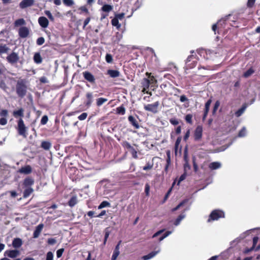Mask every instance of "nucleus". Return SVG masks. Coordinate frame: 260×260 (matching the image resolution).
Returning <instances> with one entry per match:
<instances>
[{"label":"nucleus","instance_id":"f257e3e1","mask_svg":"<svg viewBox=\"0 0 260 260\" xmlns=\"http://www.w3.org/2000/svg\"><path fill=\"white\" fill-rule=\"evenodd\" d=\"M224 217V213L223 211L218 209L214 210L210 214L207 222H211Z\"/></svg>","mask_w":260,"mask_h":260},{"label":"nucleus","instance_id":"f03ea898","mask_svg":"<svg viewBox=\"0 0 260 260\" xmlns=\"http://www.w3.org/2000/svg\"><path fill=\"white\" fill-rule=\"evenodd\" d=\"M17 131L19 135L24 138L27 137V127L25 126L24 121L21 118L17 121Z\"/></svg>","mask_w":260,"mask_h":260},{"label":"nucleus","instance_id":"7ed1b4c3","mask_svg":"<svg viewBox=\"0 0 260 260\" xmlns=\"http://www.w3.org/2000/svg\"><path fill=\"white\" fill-rule=\"evenodd\" d=\"M16 92L21 98H23L26 94V86L22 81H18L16 85Z\"/></svg>","mask_w":260,"mask_h":260},{"label":"nucleus","instance_id":"20e7f679","mask_svg":"<svg viewBox=\"0 0 260 260\" xmlns=\"http://www.w3.org/2000/svg\"><path fill=\"white\" fill-rule=\"evenodd\" d=\"M197 63V58L196 55H190L188 56L186 60V68L188 69L193 68Z\"/></svg>","mask_w":260,"mask_h":260},{"label":"nucleus","instance_id":"39448f33","mask_svg":"<svg viewBox=\"0 0 260 260\" xmlns=\"http://www.w3.org/2000/svg\"><path fill=\"white\" fill-rule=\"evenodd\" d=\"M159 105V102L157 101L154 103L153 104H148L147 105H145L144 106V109L146 111H150L154 113H155L157 111V109Z\"/></svg>","mask_w":260,"mask_h":260},{"label":"nucleus","instance_id":"423d86ee","mask_svg":"<svg viewBox=\"0 0 260 260\" xmlns=\"http://www.w3.org/2000/svg\"><path fill=\"white\" fill-rule=\"evenodd\" d=\"M19 56L16 52H12L7 57L8 61L12 64L16 63L19 60Z\"/></svg>","mask_w":260,"mask_h":260},{"label":"nucleus","instance_id":"0eeeda50","mask_svg":"<svg viewBox=\"0 0 260 260\" xmlns=\"http://www.w3.org/2000/svg\"><path fill=\"white\" fill-rule=\"evenodd\" d=\"M202 133H203L202 127L200 125H198L196 127V128L194 131V138L195 141H198L200 140H201V139L202 137Z\"/></svg>","mask_w":260,"mask_h":260},{"label":"nucleus","instance_id":"6e6552de","mask_svg":"<svg viewBox=\"0 0 260 260\" xmlns=\"http://www.w3.org/2000/svg\"><path fill=\"white\" fill-rule=\"evenodd\" d=\"M29 34V29L26 26H22L20 27L18 30V34L20 38H25Z\"/></svg>","mask_w":260,"mask_h":260},{"label":"nucleus","instance_id":"1a4fd4ad","mask_svg":"<svg viewBox=\"0 0 260 260\" xmlns=\"http://www.w3.org/2000/svg\"><path fill=\"white\" fill-rule=\"evenodd\" d=\"M83 75L84 79L90 83L93 84L95 83V79L91 73L88 71H85L83 73Z\"/></svg>","mask_w":260,"mask_h":260},{"label":"nucleus","instance_id":"9d476101","mask_svg":"<svg viewBox=\"0 0 260 260\" xmlns=\"http://www.w3.org/2000/svg\"><path fill=\"white\" fill-rule=\"evenodd\" d=\"M35 0H22L19 4L21 9H24L33 5Z\"/></svg>","mask_w":260,"mask_h":260},{"label":"nucleus","instance_id":"9b49d317","mask_svg":"<svg viewBox=\"0 0 260 260\" xmlns=\"http://www.w3.org/2000/svg\"><path fill=\"white\" fill-rule=\"evenodd\" d=\"M38 23L42 28H47L49 25L48 20L44 16L40 17L38 19Z\"/></svg>","mask_w":260,"mask_h":260},{"label":"nucleus","instance_id":"f8f14e48","mask_svg":"<svg viewBox=\"0 0 260 260\" xmlns=\"http://www.w3.org/2000/svg\"><path fill=\"white\" fill-rule=\"evenodd\" d=\"M160 251V248H158L157 250L152 251L149 254L145 255L142 257V259L144 260H148L154 257L157 254H158Z\"/></svg>","mask_w":260,"mask_h":260},{"label":"nucleus","instance_id":"ddd939ff","mask_svg":"<svg viewBox=\"0 0 260 260\" xmlns=\"http://www.w3.org/2000/svg\"><path fill=\"white\" fill-rule=\"evenodd\" d=\"M19 254V252L17 250H7L5 252V255L11 257V258H15Z\"/></svg>","mask_w":260,"mask_h":260},{"label":"nucleus","instance_id":"4468645a","mask_svg":"<svg viewBox=\"0 0 260 260\" xmlns=\"http://www.w3.org/2000/svg\"><path fill=\"white\" fill-rule=\"evenodd\" d=\"M43 227H44L43 224L41 223V224H39L36 228V229L34 231V233H33V237L34 238H37L39 236L41 232H42V231L43 230Z\"/></svg>","mask_w":260,"mask_h":260},{"label":"nucleus","instance_id":"2eb2a0df","mask_svg":"<svg viewBox=\"0 0 260 260\" xmlns=\"http://www.w3.org/2000/svg\"><path fill=\"white\" fill-rule=\"evenodd\" d=\"M22 245V241L19 238H14L12 241V246L15 248H19Z\"/></svg>","mask_w":260,"mask_h":260},{"label":"nucleus","instance_id":"dca6fc26","mask_svg":"<svg viewBox=\"0 0 260 260\" xmlns=\"http://www.w3.org/2000/svg\"><path fill=\"white\" fill-rule=\"evenodd\" d=\"M128 120L130 123L136 129H138L140 127V125L137 120L132 115L128 117Z\"/></svg>","mask_w":260,"mask_h":260},{"label":"nucleus","instance_id":"f3484780","mask_svg":"<svg viewBox=\"0 0 260 260\" xmlns=\"http://www.w3.org/2000/svg\"><path fill=\"white\" fill-rule=\"evenodd\" d=\"M86 97L87 98V101L85 103V105L87 107L91 106L93 102V94L92 92H88L86 94Z\"/></svg>","mask_w":260,"mask_h":260},{"label":"nucleus","instance_id":"a211bd4d","mask_svg":"<svg viewBox=\"0 0 260 260\" xmlns=\"http://www.w3.org/2000/svg\"><path fill=\"white\" fill-rule=\"evenodd\" d=\"M186 217V214L184 213V212L182 213L181 214H180L178 217L176 219V220L174 222V225L176 226H178L181 221L185 218Z\"/></svg>","mask_w":260,"mask_h":260},{"label":"nucleus","instance_id":"6ab92c4d","mask_svg":"<svg viewBox=\"0 0 260 260\" xmlns=\"http://www.w3.org/2000/svg\"><path fill=\"white\" fill-rule=\"evenodd\" d=\"M31 172V168L30 166L27 165L25 167H22L19 169V172L21 174H28Z\"/></svg>","mask_w":260,"mask_h":260},{"label":"nucleus","instance_id":"aec40b11","mask_svg":"<svg viewBox=\"0 0 260 260\" xmlns=\"http://www.w3.org/2000/svg\"><path fill=\"white\" fill-rule=\"evenodd\" d=\"M142 84L143 86L142 91L144 92L147 89H148L150 84V80L147 78H144L142 82Z\"/></svg>","mask_w":260,"mask_h":260},{"label":"nucleus","instance_id":"412c9836","mask_svg":"<svg viewBox=\"0 0 260 260\" xmlns=\"http://www.w3.org/2000/svg\"><path fill=\"white\" fill-rule=\"evenodd\" d=\"M34 183V180L31 178L27 177L25 178L23 182V185L25 187H31Z\"/></svg>","mask_w":260,"mask_h":260},{"label":"nucleus","instance_id":"4be33fe9","mask_svg":"<svg viewBox=\"0 0 260 260\" xmlns=\"http://www.w3.org/2000/svg\"><path fill=\"white\" fill-rule=\"evenodd\" d=\"M221 167V164L218 161H215L210 163L209 168L212 170L219 169Z\"/></svg>","mask_w":260,"mask_h":260},{"label":"nucleus","instance_id":"5701e85b","mask_svg":"<svg viewBox=\"0 0 260 260\" xmlns=\"http://www.w3.org/2000/svg\"><path fill=\"white\" fill-rule=\"evenodd\" d=\"M13 115L16 118L18 117H20L22 118L24 116V110L22 108H20L18 110L14 111Z\"/></svg>","mask_w":260,"mask_h":260},{"label":"nucleus","instance_id":"b1692460","mask_svg":"<svg viewBox=\"0 0 260 260\" xmlns=\"http://www.w3.org/2000/svg\"><path fill=\"white\" fill-rule=\"evenodd\" d=\"M247 108L246 105H243L241 108H240L238 110H237L235 115L237 117H239L241 116L245 112Z\"/></svg>","mask_w":260,"mask_h":260},{"label":"nucleus","instance_id":"393cba45","mask_svg":"<svg viewBox=\"0 0 260 260\" xmlns=\"http://www.w3.org/2000/svg\"><path fill=\"white\" fill-rule=\"evenodd\" d=\"M34 60L37 64H40L42 62V58L39 52L35 53L34 56Z\"/></svg>","mask_w":260,"mask_h":260},{"label":"nucleus","instance_id":"a878e982","mask_svg":"<svg viewBox=\"0 0 260 260\" xmlns=\"http://www.w3.org/2000/svg\"><path fill=\"white\" fill-rule=\"evenodd\" d=\"M108 74L112 78H116L119 76L120 73L117 70H109Z\"/></svg>","mask_w":260,"mask_h":260},{"label":"nucleus","instance_id":"bb28decb","mask_svg":"<svg viewBox=\"0 0 260 260\" xmlns=\"http://www.w3.org/2000/svg\"><path fill=\"white\" fill-rule=\"evenodd\" d=\"M23 192V198H27L28 197L31 193L34 191V189L31 187H25Z\"/></svg>","mask_w":260,"mask_h":260},{"label":"nucleus","instance_id":"cd10ccee","mask_svg":"<svg viewBox=\"0 0 260 260\" xmlns=\"http://www.w3.org/2000/svg\"><path fill=\"white\" fill-rule=\"evenodd\" d=\"M25 24L26 22L25 20L23 18L18 19L14 22V26L15 27L24 25H25Z\"/></svg>","mask_w":260,"mask_h":260},{"label":"nucleus","instance_id":"c85d7f7f","mask_svg":"<svg viewBox=\"0 0 260 260\" xmlns=\"http://www.w3.org/2000/svg\"><path fill=\"white\" fill-rule=\"evenodd\" d=\"M254 72V70L252 68H249L247 71L243 73V76L246 78L249 77Z\"/></svg>","mask_w":260,"mask_h":260},{"label":"nucleus","instance_id":"c756f323","mask_svg":"<svg viewBox=\"0 0 260 260\" xmlns=\"http://www.w3.org/2000/svg\"><path fill=\"white\" fill-rule=\"evenodd\" d=\"M51 146V143L48 141H43L41 143V147L45 150H49Z\"/></svg>","mask_w":260,"mask_h":260},{"label":"nucleus","instance_id":"7c9ffc66","mask_svg":"<svg viewBox=\"0 0 260 260\" xmlns=\"http://www.w3.org/2000/svg\"><path fill=\"white\" fill-rule=\"evenodd\" d=\"M112 6L108 4H105L102 7V10L104 12L107 13L111 11L112 10Z\"/></svg>","mask_w":260,"mask_h":260},{"label":"nucleus","instance_id":"2f4dec72","mask_svg":"<svg viewBox=\"0 0 260 260\" xmlns=\"http://www.w3.org/2000/svg\"><path fill=\"white\" fill-rule=\"evenodd\" d=\"M112 25L116 26V28L119 29L121 26V24L119 23V20L114 17L111 21Z\"/></svg>","mask_w":260,"mask_h":260},{"label":"nucleus","instance_id":"473e14b6","mask_svg":"<svg viewBox=\"0 0 260 260\" xmlns=\"http://www.w3.org/2000/svg\"><path fill=\"white\" fill-rule=\"evenodd\" d=\"M116 112L118 114L123 115L125 113V109L123 106H121L116 108Z\"/></svg>","mask_w":260,"mask_h":260},{"label":"nucleus","instance_id":"72a5a7b5","mask_svg":"<svg viewBox=\"0 0 260 260\" xmlns=\"http://www.w3.org/2000/svg\"><path fill=\"white\" fill-rule=\"evenodd\" d=\"M108 101L107 99L100 98L96 100V105L98 106H101Z\"/></svg>","mask_w":260,"mask_h":260},{"label":"nucleus","instance_id":"f704fd0d","mask_svg":"<svg viewBox=\"0 0 260 260\" xmlns=\"http://www.w3.org/2000/svg\"><path fill=\"white\" fill-rule=\"evenodd\" d=\"M9 50V48L6 45H0V54L7 53Z\"/></svg>","mask_w":260,"mask_h":260},{"label":"nucleus","instance_id":"c9c22d12","mask_svg":"<svg viewBox=\"0 0 260 260\" xmlns=\"http://www.w3.org/2000/svg\"><path fill=\"white\" fill-rule=\"evenodd\" d=\"M110 203L107 202V201H103L100 204V205L98 207V209H102L103 208H105V207H110Z\"/></svg>","mask_w":260,"mask_h":260},{"label":"nucleus","instance_id":"e433bc0d","mask_svg":"<svg viewBox=\"0 0 260 260\" xmlns=\"http://www.w3.org/2000/svg\"><path fill=\"white\" fill-rule=\"evenodd\" d=\"M77 204V198L76 197H73L69 201V205L70 207H73Z\"/></svg>","mask_w":260,"mask_h":260},{"label":"nucleus","instance_id":"4c0bfd02","mask_svg":"<svg viewBox=\"0 0 260 260\" xmlns=\"http://www.w3.org/2000/svg\"><path fill=\"white\" fill-rule=\"evenodd\" d=\"M212 103V100L211 99H209L207 102L205 103V110L204 111L206 112H209L210 106L211 105V104Z\"/></svg>","mask_w":260,"mask_h":260},{"label":"nucleus","instance_id":"58836bf2","mask_svg":"<svg viewBox=\"0 0 260 260\" xmlns=\"http://www.w3.org/2000/svg\"><path fill=\"white\" fill-rule=\"evenodd\" d=\"M246 135V129L245 127H243L239 132V137H244Z\"/></svg>","mask_w":260,"mask_h":260},{"label":"nucleus","instance_id":"ea45409f","mask_svg":"<svg viewBox=\"0 0 260 260\" xmlns=\"http://www.w3.org/2000/svg\"><path fill=\"white\" fill-rule=\"evenodd\" d=\"M122 146L128 150L131 151L134 147L127 141L123 142Z\"/></svg>","mask_w":260,"mask_h":260},{"label":"nucleus","instance_id":"a19ab883","mask_svg":"<svg viewBox=\"0 0 260 260\" xmlns=\"http://www.w3.org/2000/svg\"><path fill=\"white\" fill-rule=\"evenodd\" d=\"M172 233V231H167L161 237H160L158 240L159 242H161L164 239L167 238L168 236H169L170 235H171Z\"/></svg>","mask_w":260,"mask_h":260},{"label":"nucleus","instance_id":"79ce46f5","mask_svg":"<svg viewBox=\"0 0 260 260\" xmlns=\"http://www.w3.org/2000/svg\"><path fill=\"white\" fill-rule=\"evenodd\" d=\"M220 105V102L219 101H217L214 104L213 109L212 110V113L213 114H214L216 112L217 110L218 109V107Z\"/></svg>","mask_w":260,"mask_h":260},{"label":"nucleus","instance_id":"37998d69","mask_svg":"<svg viewBox=\"0 0 260 260\" xmlns=\"http://www.w3.org/2000/svg\"><path fill=\"white\" fill-rule=\"evenodd\" d=\"M45 15L46 16H47V17L49 18V19L52 21H53L54 19V17L53 16H52L51 13L48 11V10H46L44 12Z\"/></svg>","mask_w":260,"mask_h":260},{"label":"nucleus","instance_id":"c03bdc74","mask_svg":"<svg viewBox=\"0 0 260 260\" xmlns=\"http://www.w3.org/2000/svg\"><path fill=\"white\" fill-rule=\"evenodd\" d=\"M187 202V200H184L180 203L175 208L172 209L173 211H175L178 210L181 207H182L185 203Z\"/></svg>","mask_w":260,"mask_h":260},{"label":"nucleus","instance_id":"a18cd8bd","mask_svg":"<svg viewBox=\"0 0 260 260\" xmlns=\"http://www.w3.org/2000/svg\"><path fill=\"white\" fill-rule=\"evenodd\" d=\"M63 3L67 6H71L74 4L73 0H63Z\"/></svg>","mask_w":260,"mask_h":260},{"label":"nucleus","instance_id":"49530a36","mask_svg":"<svg viewBox=\"0 0 260 260\" xmlns=\"http://www.w3.org/2000/svg\"><path fill=\"white\" fill-rule=\"evenodd\" d=\"M37 44L39 46L43 45L45 42V39L43 37H40L37 40Z\"/></svg>","mask_w":260,"mask_h":260},{"label":"nucleus","instance_id":"de8ad7c7","mask_svg":"<svg viewBox=\"0 0 260 260\" xmlns=\"http://www.w3.org/2000/svg\"><path fill=\"white\" fill-rule=\"evenodd\" d=\"M192 115L187 114L185 116V119L187 123L191 124L192 123Z\"/></svg>","mask_w":260,"mask_h":260},{"label":"nucleus","instance_id":"09e8293b","mask_svg":"<svg viewBox=\"0 0 260 260\" xmlns=\"http://www.w3.org/2000/svg\"><path fill=\"white\" fill-rule=\"evenodd\" d=\"M48 120V118L47 116L44 115L43 116L41 120V123L42 125H45L47 123V121Z\"/></svg>","mask_w":260,"mask_h":260},{"label":"nucleus","instance_id":"8fccbe9b","mask_svg":"<svg viewBox=\"0 0 260 260\" xmlns=\"http://www.w3.org/2000/svg\"><path fill=\"white\" fill-rule=\"evenodd\" d=\"M119 253H120L119 251L114 250L112 256L111 260H116L117 257L119 255Z\"/></svg>","mask_w":260,"mask_h":260},{"label":"nucleus","instance_id":"3c124183","mask_svg":"<svg viewBox=\"0 0 260 260\" xmlns=\"http://www.w3.org/2000/svg\"><path fill=\"white\" fill-rule=\"evenodd\" d=\"M105 58L108 63H111L113 61L112 56L110 54H107Z\"/></svg>","mask_w":260,"mask_h":260},{"label":"nucleus","instance_id":"603ef678","mask_svg":"<svg viewBox=\"0 0 260 260\" xmlns=\"http://www.w3.org/2000/svg\"><path fill=\"white\" fill-rule=\"evenodd\" d=\"M187 174L186 171L184 172V173L181 175L180 177L178 182V185H179L180 182L182 181H183L186 177Z\"/></svg>","mask_w":260,"mask_h":260},{"label":"nucleus","instance_id":"864d4df0","mask_svg":"<svg viewBox=\"0 0 260 260\" xmlns=\"http://www.w3.org/2000/svg\"><path fill=\"white\" fill-rule=\"evenodd\" d=\"M53 254L52 252L49 251L47 253L46 260H53Z\"/></svg>","mask_w":260,"mask_h":260},{"label":"nucleus","instance_id":"5fc2aeb1","mask_svg":"<svg viewBox=\"0 0 260 260\" xmlns=\"http://www.w3.org/2000/svg\"><path fill=\"white\" fill-rule=\"evenodd\" d=\"M87 117V113H82L81 115H80L78 118L80 120H85Z\"/></svg>","mask_w":260,"mask_h":260},{"label":"nucleus","instance_id":"6e6d98bb","mask_svg":"<svg viewBox=\"0 0 260 260\" xmlns=\"http://www.w3.org/2000/svg\"><path fill=\"white\" fill-rule=\"evenodd\" d=\"M255 1L256 0H248L247 3V7L248 8H252L254 6Z\"/></svg>","mask_w":260,"mask_h":260},{"label":"nucleus","instance_id":"4d7b16f0","mask_svg":"<svg viewBox=\"0 0 260 260\" xmlns=\"http://www.w3.org/2000/svg\"><path fill=\"white\" fill-rule=\"evenodd\" d=\"M104 232H105V237L104 238L106 239H108L109 236V235L110 234V231L109 230V228H107L105 229V231H104Z\"/></svg>","mask_w":260,"mask_h":260},{"label":"nucleus","instance_id":"13d9d810","mask_svg":"<svg viewBox=\"0 0 260 260\" xmlns=\"http://www.w3.org/2000/svg\"><path fill=\"white\" fill-rule=\"evenodd\" d=\"M47 243L48 244L52 245L56 243V240L55 238H49Z\"/></svg>","mask_w":260,"mask_h":260},{"label":"nucleus","instance_id":"bf43d9fd","mask_svg":"<svg viewBox=\"0 0 260 260\" xmlns=\"http://www.w3.org/2000/svg\"><path fill=\"white\" fill-rule=\"evenodd\" d=\"M64 251L63 248H60L57 250L56 251V255L57 257H60L62 256V253Z\"/></svg>","mask_w":260,"mask_h":260},{"label":"nucleus","instance_id":"052dcab7","mask_svg":"<svg viewBox=\"0 0 260 260\" xmlns=\"http://www.w3.org/2000/svg\"><path fill=\"white\" fill-rule=\"evenodd\" d=\"M170 122L174 125H176L179 123L178 120L176 118H171L170 119Z\"/></svg>","mask_w":260,"mask_h":260},{"label":"nucleus","instance_id":"680f3d73","mask_svg":"<svg viewBox=\"0 0 260 260\" xmlns=\"http://www.w3.org/2000/svg\"><path fill=\"white\" fill-rule=\"evenodd\" d=\"M7 123V119L5 117H2L0 118V124L5 125Z\"/></svg>","mask_w":260,"mask_h":260},{"label":"nucleus","instance_id":"e2e57ef3","mask_svg":"<svg viewBox=\"0 0 260 260\" xmlns=\"http://www.w3.org/2000/svg\"><path fill=\"white\" fill-rule=\"evenodd\" d=\"M124 14L122 13L120 14H116L115 16V17L117 18V20H122L123 18L124 17Z\"/></svg>","mask_w":260,"mask_h":260},{"label":"nucleus","instance_id":"0e129e2a","mask_svg":"<svg viewBox=\"0 0 260 260\" xmlns=\"http://www.w3.org/2000/svg\"><path fill=\"white\" fill-rule=\"evenodd\" d=\"M8 115V111L7 110H2L0 112V116L5 117Z\"/></svg>","mask_w":260,"mask_h":260},{"label":"nucleus","instance_id":"69168bd1","mask_svg":"<svg viewBox=\"0 0 260 260\" xmlns=\"http://www.w3.org/2000/svg\"><path fill=\"white\" fill-rule=\"evenodd\" d=\"M146 75L148 76V77L150 78L149 80H150V84L151 83H153L154 82H156V80L155 79V78H154L153 76H150V74H149L148 73H146Z\"/></svg>","mask_w":260,"mask_h":260},{"label":"nucleus","instance_id":"338daca9","mask_svg":"<svg viewBox=\"0 0 260 260\" xmlns=\"http://www.w3.org/2000/svg\"><path fill=\"white\" fill-rule=\"evenodd\" d=\"M152 165L148 163L145 166L143 167V169L145 171L150 170L152 168Z\"/></svg>","mask_w":260,"mask_h":260},{"label":"nucleus","instance_id":"774afa93","mask_svg":"<svg viewBox=\"0 0 260 260\" xmlns=\"http://www.w3.org/2000/svg\"><path fill=\"white\" fill-rule=\"evenodd\" d=\"M181 138L180 137H179L177 139V140L175 142V145L176 150L177 149L178 147L181 142Z\"/></svg>","mask_w":260,"mask_h":260}]
</instances>
